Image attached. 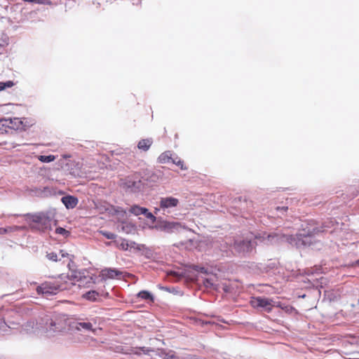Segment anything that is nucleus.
Here are the masks:
<instances>
[{"instance_id":"17","label":"nucleus","mask_w":359,"mask_h":359,"mask_svg":"<svg viewBox=\"0 0 359 359\" xmlns=\"http://www.w3.org/2000/svg\"><path fill=\"white\" fill-rule=\"evenodd\" d=\"M61 201L67 209H73L77 205L79 199L76 196L67 195L62 197Z\"/></svg>"},{"instance_id":"23","label":"nucleus","mask_w":359,"mask_h":359,"mask_svg":"<svg viewBox=\"0 0 359 359\" xmlns=\"http://www.w3.org/2000/svg\"><path fill=\"white\" fill-rule=\"evenodd\" d=\"M172 154L170 151H166L162 153L158 158V162L160 163H168L170 160L172 161Z\"/></svg>"},{"instance_id":"35","label":"nucleus","mask_w":359,"mask_h":359,"mask_svg":"<svg viewBox=\"0 0 359 359\" xmlns=\"http://www.w3.org/2000/svg\"><path fill=\"white\" fill-rule=\"evenodd\" d=\"M100 233L107 239L113 240L116 238V235L110 231H100Z\"/></svg>"},{"instance_id":"9","label":"nucleus","mask_w":359,"mask_h":359,"mask_svg":"<svg viewBox=\"0 0 359 359\" xmlns=\"http://www.w3.org/2000/svg\"><path fill=\"white\" fill-rule=\"evenodd\" d=\"M65 283H60L59 280L54 282H46L36 288L38 294H45L46 297L57 294L58 292L66 290Z\"/></svg>"},{"instance_id":"45","label":"nucleus","mask_w":359,"mask_h":359,"mask_svg":"<svg viewBox=\"0 0 359 359\" xmlns=\"http://www.w3.org/2000/svg\"><path fill=\"white\" fill-rule=\"evenodd\" d=\"M116 212L117 214L122 213V215H123L124 214H126V210H123V209H122V208H118V209H117V210H116Z\"/></svg>"},{"instance_id":"25","label":"nucleus","mask_w":359,"mask_h":359,"mask_svg":"<svg viewBox=\"0 0 359 359\" xmlns=\"http://www.w3.org/2000/svg\"><path fill=\"white\" fill-rule=\"evenodd\" d=\"M135 229V226L129 222H123L121 224V230L126 233H130L133 231H134Z\"/></svg>"},{"instance_id":"21","label":"nucleus","mask_w":359,"mask_h":359,"mask_svg":"<svg viewBox=\"0 0 359 359\" xmlns=\"http://www.w3.org/2000/svg\"><path fill=\"white\" fill-rule=\"evenodd\" d=\"M137 297L144 300L150 301L151 302H154V295L147 290H142L139 292L137 294Z\"/></svg>"},{"instance_id":"47","label":"nucleus","mask_w":359,"mask_h":359,"mask_svg":"<svg viewBox=\"0 0 359 359\" xmlns=\"http://www.w3.org/2000/svg\"><path fill=\"white\" fill-rule=\"evenodd\" d=\"M70 157H71V155H69V154H65L62 155V158L65 160L69 159Z\"/></svg>"},{"instance_id":"40","label":"nucleus","mask_w":359,"mask_h":359,"mask_svg":"<svg viewBox=\"0 0 359 359\" xmlns=\"http://www.w3.org/2000/svg\"><path fill=\"white\" fill-rule=\"evenodd\" d=\"M30 3L40 4V5L50 4L49 0H30Z\"/></svg>"},{"instance_id":"34","label":"nucleus","mask_w":359,"mask_h":359,"mask_svg":"<svg viewBox=\"0 0 359 359\" xmlns=\"http://www.w3.org/2000/svg\"><path fill=\"white\" fill-rule=\"evenodd\" d=\"M14 83L12 81H7L5 82H0V91L4 90L6 88H11L13 86Z\"/></svg>"},{"instance_id":"30","label":"nucleus","mask_w":359,"mask_h":359,"mask_svg":"<svg viewBox=\"0 0 359 359\" xmlns=\"http://www.w3.org/2000/svg\"><path fill=\"white\" fill-rule=\"evenodd\" d=\"M38 158L41 162L50 163L55 159V157L53 155H47V156L41 155V156H39Z\"/></svg>"},{"instance_id":"43","label":"nucleus","mask_w":359,"mask_h":359,"mask_svg":"<svg viewBox=\"0 0 359 359\" xmlns=\"http://www.w3.org/2000/svg\"><path fill=\"white\" fill-rule=\"evenodd\" d=\"M204 284H205V286H207V287H208V286H210V285H213V283H212V280H211V279H209V278H205V279L204 280Z\"/></svg>"},{"instance_id":"52","label":"nucleus","mask_w":359,"mask_h":359,"mask_svg":"<svg viewBox=\"0 0 359 359\" xmlns=\"http://www.w3.org/2000/svg\"><path fill=\"white\" fill-rule=\"evenodd\" d=\"M24 2H30V0H22Z\"/></svg>"},{"instance_id":"13","label":"nucleus","mask_w":359,"mask_h":359,"mask_svg":"<svg viewBox=\"0 0 359 359\" xmlns=\"http://www.w3.org/2000/svg\"><path fill=\"white\" fill-rule=\"evenodd\" d=\"M124 272L116 268H104L102 269L100 277L102 281H106L107 279H121L123 278Z\"/></svg>"},{"instance_id":"26","label":"nucleus","mask_w":359,"mask_h":359,"mask_svg":"<svg viewBox=\"0 0 359 359\" xmlns=\"http://www.w3.org/2000/svg\"><path fill=\"white\" fill-rule=\"evenodd\" d=\"M66 165L70 167V168H69V173L72 175H74L76 176V175H78V172H77V168H76V166L79 165V163H76L75 161H70L69 160V162H67L66 163Z\"/></svg>"},{"instance_id":"3","label":"nucleus","mask_w":359,"mask_h":359,"mask_svg":"<svg viewBox=\"0 0 359 359\" xmlns=\"http://www.w3.org/2000/svg\"><path fill=\"white\" fill-rule=\"evenodd\" d=\"M276 233H282L280 231L272 232L270 233L263 232L262 233L255 235L254 233L249 232L245 236L238 237L234 239L233 249L238 255L246 257L249 256L255 251L256 246L258 245V242L263 243L266 245L286 243L285 241L280 240L273 242L272 240L269 239V236Z\"/></svg>"},{"instance_id":"1","label":"nucleus","mask_w":359,"mask_h":359,"mask_svg":"<svg viewBox=\"0 0 359 359\" xmlns=\"http://www.w3.org/2000/svg\"><path fill=\"white\" fill-rule=\"evenodd\" d=\"M338 223L335 219H330L325 221L320 226H318L313 220L305 222L302 229L295 235L276 233L269 236L273 242L285 241L286 243L297 248H306L313 246L316 242V237L324 232L332 233L334 226Z\"/></svg>"},{"instance_id":"39","label":"nucleus","mask_w":359,"mask_h":359,"mask_svg":"<svg viewBox=\"0 0 359 359\" xmlns=\"http://www.w3.org/2000/svg\"><path fill=\"white\" fill-rule=\"evenodd\" d=\"M8 327H11V326L7 325L4 319L0 316V332H6Z\"/></svg>"},{"instance_id":"11","label":"nucleus","mask_w":359,"mask_h":359,"mask_svg":"<svg viewBox=\"0 0 359 359\" xmlns=\"http://www.w3.org/2000/svg\"><path fill=\"white\" fill-rule=\"evenodd\" d=\"M122 187L126 191L133 194L142 191L145 187L141 177H133L126 178L122 182Z\"/></svg>"},{"instance_id":"29","label":"nucleus","mask_w":359,"mask_h":359,"mask_svg":"<svg viewBox=\"0 0 359 359\" xmlns=\"http://www.w3.org/2000/svg\"><path fill=\"white\" fill-rule=\"evenodd\" d=\"M276 306L281 308V309L285 313L290 314L292 313L295 311V309L290 305H282L280 303L276 302Z\"/></svg>"},{"instance_id":"12","label":"nucleus","mask_w":359,"mask_h":359,"mask_svg":"<svg viewBox=\"0 0 359 359\" xmlns=\"http://www.w3.org/2000/svg\"><path fill=\"white\" fill-rule=\"evenodd\" d=\"M179 204L180 201L177 198L173 196L161 197L158 202L159 208H156L155 213L156 214L158 211H163V214L169 213L172 209L177 208Z\"/></svg>"},{"instance_id":"50","label":"nucleus","mask_w":359,"mask_h":359,"mask_svg":"<svg viewBox=\"0 0 359 359\" xmlns=\"http://www.w3.org/2000/svg\"><path fill=\"white\" fill-rule=\"evenodd\" d=\"M3 144L4 145H6V144H8V143L6 142H4L3 143H0V145H3Z\"/></svg>"},{"instance_id":"7","label":"nucleus","mask_w":359,"mask_h":359,"mask_svg":"<svg viewBox=\"0 0 359 359\" xmlns=\"http://www.w3.org/2000/svg\"><path fill=\"white\" fill-rule=\"evenodd\" d=\"M140 177L144 182V187H152L162 180L163 172L161 170L143 169L140 172Z\"/></svg>"},{"instance_id":"18","label":"nucleus","mask_w":359,"mask_h":359,"mask_svg":"<svg viewBox=\"0 0 359 359\" xmlns=\"http://www.w3.org/2000/svg\"><path fill=\"white\" fill-rule=\"evenodd\" d=\"M76 328L79 331L94 332L93 324L91 322H78Z\"/></svg>"},{"instance_id":"41","label":"nucleus","mask_w":359,"mask_h":359,"mask_svg":"<svg viewBox=\"0 0 359 359\" xmlns=\"http://www.w3.org/2000/svg\"><path fill=\"white\" fill-rule=\"evenodd\" d=\"M128 247L130 249L133 248L137 249V250H141L140 245L135 241H128Z\"/></svg>"},{"instance_id":"37","label":"nucleus","mask_w":359,"mask_h":359,"mask_svg":"<svg viewBox=\"0 0 359 359\" xmlns=\"http://www.w3.org/2000/svg\"><path fill=\"white\" fill-rule=\"evenodd\" d=\"M172 163L177 165V166H180L181 170H185L187 169V167L184 166V162L181 159H178L177 158H176L175 159L172 158Z\"/></svg>"},{"instance_id":"20","label":"nucleus","mask_w":359,"mask_h":359,"mask_svg":"<svg viewBox=\"0 0 359 359\" xmlns=\"http://www.w3.org/2000/svg\"><path fill=\"white\" fill-rule=\"evenodd\" d=\"M11 122H8L7 118H0V134H10L9 125Z\"/></svg>"},{"instance_id":"49","label":"nucleus","mask_w":359,"mask_h":359,"mask_svg":"<svg viewBox=\"0 0 359 359\" xmlns=\"http://www.w3.org/2000/svg\"><path fill=\"white\" fill-rule=\"evenodd\" d=\"M354 265L359 266V259H358L357 261L355 262Z\"/></svg>"},{"instance_id":"27","label":"nucleus","mask_w":359,"mask_h":359,"mask_svg":"<svg viewBox=\"0 0 359 359\" xmlns=\"http://www.w3.org/2000/svg\"><path fill=\"white\" fill-rule=\"evenodd\" d=\"M151 350L147 347H139V348H135L131 349V353L135 355H140L141 352H142L144 354H149V353Z\"/></svg>"},{"instance_id":"15","label":"nucleus","mask_w":359,"mask_h":359,"mask_svg":"<svg viewBox=\"0 0 359 359\" xmlns=\"http://www.w3.org/2000/svg\"><path fill=\"white\" fill-rule=\"evenodd\" d=\"M7 120L8 122H11L8 123L9 125L10 134L16 133L17 130H25L23 123L20 118H8Z\"/></svg>"},{"instance_id":"19","label":"nucleus","mask_w":359,"mask_h":359,"mask_svg":"<svg viewBox=\"0 0 359 359\" xmlns=\"http://www.w3.org/2000/svg\"><path fill=\"white\" fill-rule=\"evenodd\" d=\"M153 144L152 138L142 139L139 141L137 144V148L140 150L147 151L149 149L151 144Z\"/></svg>"},{"instance_id":"10","label":"nucleus","mask_w":359,"mask_h":359,"mask_svg":"<svg viewBox=\"0 0 359 359\" xmlns=\"http://www.w3.org/2000/svg\"><path fill=\"white\" fill-rule=\"evenodd\" d=\"M276 302L272 299L264 297H255L250 300V304L253 308L266 313H270L272 309L276 306Z\"/></svg>"},{"instance_id":"14","label":"nucleus","mask_w":359,"mask_h":359,"mask_svg":"<svg viewBox=\"0 0 359 359\" xmlns=\"http://www.w3.org/2000/svg\"><path fill=\"white\" fill-rule=\"evenodd\" d=\"M322 273L320 267L307 269L306 271V273L308 276L307 281L311 283L313 286L318 287L319 280H322L323 278V276H319Z\"/></svg>"},{"instance_id":"38","label":"nucleus","mask_w":359,"mask_h":359,"mask_svg":"<svg viewBox=\"0 0 359 359\" xmlns=\"http://www.w3.org/2000/svg\"><path fill=\"white\" fill-rule=\"evenodd\" d=\"M120 248L123 250H128L129 249L128 247V241L126 239H121L120 243H118Z\"/></svg>"},{"instance_id":"16","label":"nucleus","mask_w":359,"mask_h":359,"mask_svg":"<svg viewBox=\"0 0 359 359\" xmlns=\"http://www.w3.org/2000/svg\"><path fill=\"white\" fill-rule=\"evenodd\" d=\"M31 193L37 197L45 198L52 195V191L50 187H33L30 189Z\"/></svg>"},{"instance_id":"53","label":"nucleus","mask_w":359,"mask_h":359,"mask_svg":"<svg viewBox=\"0 0 359 359\" xmlns=\"http://www.w3.org/2000/svg\"><path fill=\"white\" fill-rule=\"evenodd\" d=\"M21 228L22 227H20V226H15V229H21Z\"/></svg>"},{"instance_id":"44","label":"nucleus","mask_w":359,"mask_h":359,"mask_svg":"<svg viewBox=\"0 0 359 359\" xmlns=\"http://www.w3.org/2000/svg\"><path fill=\"white\" fill-rule=\"evenodd\" d=\"M18 144H15V143H13V142H11L8 144V146L6 147V148L8 149H13V148H15Z\"/></svg>"},{"instance_id":"51","label":"nucleus","mask_w":359,"mask_h":359,"mask_svg":"<svg viewBox=\"0 0 359 359\" xmlns=\"http://www.w3.org/2000/svg\"><path fill=\"white\" fill-rule=\"evenodd\" d=\"M352 189H355V188L353 187H350L349 191H351Z\"/></svg>"},{"instance_id":"5","label":"nucleus","mask_w":359,"mask_h":359,"mask_svg":"<svg viewBox=\"0 0 359 359\" xmlns=\"http://www.w3.org/2000/svg\"><path fill=\"white\" fill-rule=\"evenodd\" d=\"M25 220L41 224L43 229H50L54 221V215L50 212H38L35 214L27 213L23 215Z\"/></svg>"},{"instance_id":"42","label":"nucleus","mask_w":359,"mask_h":359,"mask_svg":"<svg viewBox=\"0 0 359 359\" xmlns=\"http://www.w3.org/2000/svg\"><path fill=\"white\" fill-rule=\"evenodd\" d=\"M163 359H180L179 357L174 355L173 353H166Z\"/></svg>"},{"instance_id":"48","label":"nucleus","mask_w":359,"mask_h":359,"mask_svg":"<svg viewBox=\"0 0 359 359\" xmlns=\"http://www.w3.org/2000/svg\"><path fill=\"white\" fill-rule=\"evenodd\" d=\"M358 193V191H357L356 193H353L351 195V198H355V196H357Z\"/></svg>"},{"instance_id":"24","label":"nucleus","mask_w":359,"mask_h":359,"mask_svg":"<svg viewBox=\"0 0 359 359\" xmlns=\"http://www.w3.org/2000/svg\"><path fill=\"white\" fill-rule=\"evenodd\" d=\"M144 207H141L138 205H132L129 209L128 212L135 216L141 215L143 213Z\"/></svg>"},{"instance_id":"33","label":"nucleus","mask_w":359,"mask_h":359,"mask_svg":"<svg viewBox=\"0 0 359 359\" xmlns=\"http://www.w3.org/2000/svg\"><path fill=\"white\" fill-rule=\"evenodd\" d=\"M192 269L197 272L203 273V274H208V269L204 266H201L199 265H194L192 266Z\"/></svg>"},{"instance_id":"31","label":"nucleus","mask_w":359,"mask_h":359,"mask_svg":"<svg viewBox=\"0 0 359 359\" xmlns=\"http://www.w3.org/2000/svg\"><path fill=\"white\" fill-rule=\"evenodd\" d=\"M46 257L48 260L53 262H57L61 260V259H58L57 254L54 252H47Z\"/></svg>"},{"instance_id":"32","label":"nucleus","mask_w":359,"mask_h":359,"mask_svg":"<svg viewBox=\"0 0 359 359\" xmlns=\"http://www.w3.org/2000/svg\"><path fill=\"white\" fill-rule=\"evenodd\" d=\"M55 233L62 235L65 238H67L70 235V232L69 231L60 226L55 229Z\"/></svg>"},{"instance_id":"8","label":"nucleus","mask_w":359,"mask_h":359,"mask_svg":"<svg viewBox=\"0 0 359 359\" xmlns=\"http://www.w3.org/2000/svg\"><path fill=\"white\" fill-rule=\"evenodd\" d=\"M210 248L214 252L222 257H231L233 254V245L222 238L212 240Z\"/></svg>"},{"instance_id":"36","label":"nucleus","mask_w":359,"mask_h":359,"mask_svg":"<svg viewBox=\"0 0 359 359\" xmlns=\"http://www.w3.org/2000/svg\"><path fill=\"white\" fill-rule=\"evenodd\" d=\"M287 206H277L275 208L278 217H280L281 215H284V213L287 210Z\"/></svg>"},{"instance_id":"6","label":"nucleus","mask_w":359,"mask_h":359,"mask_svg":"<svg viewBox=\"0 0 359 359\" xmlns=\"http://www.w3.org/2000/svg\"><path fill=\"white\" fill-rule=\"evenodd\" d=\"M154 228L167 233H175L181 232L182 230H189L185 224L181 222H169L161 219H158Z\"/></svg>"},{"instance_id":"22","label":"nucleus","mask_w":359,"mask_h":359,"mask_svg":"<svg viewBox=\"0 0 359 359\" xmlns=\"http://www.w3.org/2000/svg\"><path fill=\"white\" fill-rule=\"evenodd\" d=\"M99 296L100 293L96 290H90L83 295L86 299L91 302H95Z\"/></svg>"},{"instance_id":"46","label":"nucleus","mask_w":359,"mask_h":359,"mask_svg":"<svg viewBox=\"0 0 359 359\" xmlns=\"http://www.w3.org/2000/svg\"><path fill=\"white\" fill-rule=\"evenodd\" d=\"M11 229H12L11 227H9V228H8V229H6V228L3 229V228H2V229H0V232H1V233H6V232H8V231H11Z\"/></svg>"},{"instance_id":"4","label":"nucleus","mask_w":359,"mask_h":359,"mask_svg":"<svg viewBox=\"0 0 359 359\" xmlns=\"http://www.w3.org/2000/svg\"><path fill=\"white\" fill-rule=\"evenodd\" d=\"M60 255L61 257L65 258L67 257L69 259V262L67 264V266L71 271L70 274L65 276V274H60L58 278L63 280L66 278L74 280L75 282L79 283V286H86L88 287H90L91 285L95 284L96 283L97 277L95 275L90 274V273L86 270H74L72 269L73 266H75L74 262H73L74 256L69 255V253L65 252L64 250H60Z\"/></svg>"},{"instance_id":"28","label":"nucleus","mask_w":359,"mask_h":359,"mask_svg":"<svg viewBox=\"0 0 359 359\" xmlns=\"http://www.w3.org/2000/svg\"><path fill=\"white\" fill-rule=\"evenodd\" d=\"M142 215H144L152 223H154L155 222H157L158 221L157 218L154 216V215L152 212H151L147 208H144V209L143 210V213Z\"/></svg>"},{"instance_id":"2","label":"nucleus","mask_w":359,"mask_h":359,"mask_svg":"<svg viewBox=\"0 0 359 359\" xmlns=\"http://www.w3.org/2000/svg\"><path fill=\"white\" fill-rule=\"evenodd\" d=\"M67 328V318L65 315L53 312H43L38 319L27 321L25 325L27 331L37 334H44L47 337L64 332Z\"/></svg>"}]
</instances>
